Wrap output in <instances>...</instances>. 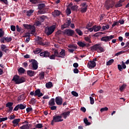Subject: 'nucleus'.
I'll return each mask as SVG.
<instances>
[{
	"label": "nucleus",
	"mask_w": 129,
	"mask_h": 129,
	"mask_svg": "<svg viewBox=\"0 0 129 129\" xmlns=\"http://www.w3.org/2000/svg\"><path fill=\"white\" fill-rule=\"evenodd\" d=\"M12 81H14L16 84H21V83H23V82H26V78L24 77H20V76L15 75L14 76Z\"/></svg>",
	"instance_id": "nucleus-1"
},
{
	"label": "nucleus",
	"mask_w": 129,
	"mask_h": 129,
	"mask_svg": "<svg viewBox=\"0 0 129 129\" xmlns=\"http://www.w3.org/2000/svg\"><path fill=\"white\" fill-rule=\"evenodd\" d=\"M34 54H39L41 57L44 58V57H49L50 56V52L48 51H41V49L37 48L34 51Z\"/></svg>",
	"instance_id": "nucleus-2"
},
{
	"label": "nucleus",
	"mask_w": 129,
	"mask_h": 129,
	"mask_svg": "<svg viewBox=\"0 0 129 129\" xmlns=\"http://www.w3.org/2000/svg\"><path fill=\"white\" fill-rule=\"evenodd\" d=\"M56 28V25H52L50 27H46L45 28V33L47 36H49L51 34H53L54 31H55V28Z\"/></svg>",
	"instance_id": "nucleus-3"
},
{
	"label": "nucleus",
	"mask_w": 129,
	"mask_h": 129,
	"mask_svg": "<svg viewBox=\"0 0 129 129\" xmlns=\"http://www.w3.org/2000/svg\"><path fill=\"white\" fill-rule=\"evenodd\" d=\"M64 119L62 118V115H56L53 116V119L51 122V125H54V122H60L63 121Z\"/></svg>",
	"instance_id": "nucleus-4"
},
{
	"label": "nucleus",
	"mask_w": 129,
	"mask_h": 129,
	"mask_svg": "<svg viewBox=\"0 0 129 129\" xmlns=\"http://www.w3.org/2000/svg\"><path fill=\"white\" fill-rule=\"evenodd\" d=\"M92 49L95 51H97L98 53H102L104 52L105 50L103 47H101V44H95L92 46Z\"/></svg>",
	"instance_id": "nucleus-5"
},
{
	"label": "nucleus",
	"mask_w": 129,
	"mask_h": 129,
	"mask_svg": "<svg viewBox=\"0 0 129 129\" xmlns=\"http://www.w3.org/2000/svg\"><path fill=\"white\" fill-rule=\"evenodd\" d=\"M29 69H32L33 70H37L38 69V62L35 59L31 60V64L29 66Z\"/></svg>",
	"instance_id": "nucleus-6"
},
{
	"label": "nucleus",
	"mask_w": 129,
	"mask_h": 129,
	"mask_svg": "<svg viewBox=\"0 0 129 129\" xmlns=\"http://www.w3.org/2000/svg\"><path fill=\"white\" fill-rule=\"evenodd\" d=\"M23 26L24 28H25V29H27V30H31V35H34V34H35V32H36V28L33 25L31 26V25L29 24H24Z\"/></svg>",
	"instance_id": "nucleus-7"
},
{
	"label": "nucleus",
	"mask_w": 129,
	"mask_h": 129,
	"mask_svg": "<svg viewBox=\"0 0 129 129\" xmlns=\"http://www.w3.org/2000/svg\"><path fill=\"white\" fill-rule=\"evenodd\" d=\"M113 38H114V35L104 36L101 38V40L103 42H109V41L112 40Z\"/></svg>",
	"instance_id": "nucleus-8"
},
{
	"label": "nucleus",
	"mask_w": 129,
	"mask_h": 129,
	"mask_svg": "<svg viewBox=\"0 0 129 129\" xmlns=\"http://www.w3.org/2000/svg\"><path fill=\"white\" fill-rule=\"evenodd\" d=\"M63 34L67 35V36L72 37L74 35V31L71 29H66L64 31Z\"/></svg>",
	"instance_id": "nucleus-9"
},
{
	"label": "nucleus",
	"mask_w": 129,
	"mask_h": 129,
	"mask_svg": "<svg viewBox=\"0 0 129 129\" xmlns=\"http://www.w3.org/2000/svg\"><path fill=\"white\" fill-rule=\"evenodd\" d=\"M81 7V13H85L86 12V11H87V5H86V3H82L80 5Z\"/></svg>",
	"instance_id": "nucleus-10"
},
{
	"label": "nucleus",
	"mask_w": 129,
	"mask_h": 129,
	"mask_svg": "<svg viewBox=\"0 0 129 129\" xmlns=\"http://www.w3.org/2000/svg\"><path fill=\"white\" fill-rule=\"evenodd\" d=\"M87 66L90 69H92L96 66V63L94 61H90L88 62Z\"/></svg>",
	"instance_id": "nucleus-11"
},
{
	"label": "nucleus",
	"mask_w": 129,
	"mask_h": 129,
	"mask_svg": "<svg viewBox=\"0 0 129 129\" xmlns=\"http://www.w3.org/2000/svg\"><path fill=\"white\" fill-rule=\"evenodd\" d=\"M55 103L57 105H61L63 103V100L61 97H56L55 98Z\"/></svg>",
	"instance_id": "nucleus-12"
},
{
	"label": "nucleus",
	"mask_w": 129,
	"mask_h": 129,
	"mask_svg": "<svg viewBox=\"0 0 129 129\" xmlns=\"http://www.w3.org/2000/svg\"><path fill=\"white\" fill-rule=\"evenodd\" d=\"M120 64H118V69L119 70V71H122L123 69H125L126 68V66H125V63L122 61L121 62Z\"/></svg>",
	"instance_id": "nucleus-13"
},
{
	"label": "nucleus",
	"mask_w": 129,
	"mask_h": 129,
	"mask_svg": "<svg viewBox=\"0 0 129 129\" xmlns=\"http://www.w3.org/2000/svg\"><path fill=\"white\" fill-rule=\"evenodd\" d=\"M71 24V21L70 20V19H69L67 20L66 23L61 26V28L65 29L66 28H68L69 26H70Z\"/></svg>",
	"instance_id": "nucleus-14"
},
{
	"label": "nucleus",
	"mask_w": 129,
	"mask_h": 129,
	"mask_svg": "<svg viewBox=\"0 0 129 129\" xmlns=\"http://www.w3.org/2000/svg\"><path fill=\"white\" fill-rule=\"evenodd\" d=\"M21 121V119L18 118V119H15L13 120L12 123L13 124V126H17V125H19V122Z\"/></svg>",
	"instance_id": "nucleus-15"
},
{
	"label": "nucleus",
	"mask_w": 129,
	"mask_h": 129,
	"mask_svg": "<svg viewBox=\"0 0 129 129\" xmlns=\"http://www.w3.org/2000/svg\"><path fill=\"white\" fill-rule=\"evenodd\" d=\"M34 96H38V97H41L43 96V94L41 93L40 89H37L35 91L34 93Z\"/></svg>",
	"instance_id": "nucleus-16"
},
{
	"label": "nucleus",
	"mask_w": 129,
	"mask_h": 129,
	"mask_svg": "<svg viewBox=\"0 0 129 129\" xmlns=\"http://www.w3.org/2000/svg\"><path fill=\"white\" fill-rule=\"evenodd\" d=\"M30 37H31L30 33H27L25 34V35H24L25 38L24 39H25V42H26V43H29V42L30 41Z\"/></svg>",
	"instance_id": "nucleus-17"
},
{
	"label": "nucleus",
	"mask_w": 129,
	"mask_h": 129,
	"mask_svg": "<svg viewBox=\"0 0 129 129\" xmlns=\"http://www.w3.org/2000/svg\"><path fill=\"white\" fill-rule=\"evenodd\" d=\"M61 116L63 117V118L66 119L67 118L68 116L70 115V111L64 112L61 114Z\"/></svg>",
	"instance_id": "nucleus-18"
},
{
	"label": "nucleus",
	"mask_w": 129,
	"mask_h": 129,
	"mask_svg": "<svg viewBox=\"0 0 129 129\" xmlns=\"http://www.w3.org/2000/svg\"><path fill=\"white\" fill-rule=\"evenodd\" d=\"M60 14H61V12L58 10H54V11L52 13V15L54 18L58 17V16H60Z\"/></svg>",
	"instance_id": "nucleus-19"
},
{
	"label": "nucleus",
	"mask_w": 129,
	"mask_h": 129,
	"mask_svg": "<svg viewBox=\"0 0 129 129\" xmlns=\"http://www.w3.org/2000/svg\"><path fill=\"white\" fill-rule=\"evenodd\" d=\"M1 49L5 53L9 52V49L7 47V46L4 44L1 45Z\"/></svg>",
	"instance_id": "nucleus-20"
},
{
	"label": "nucleus",
	"mask_w": 129,
	"mask_h": 129,
	"mask_svg": "<svg viewBox=\"0 0 129 129\" xmlns=\"http://www.w3.org/2000/svg\"><path fill=\"white\" fill-rule=\"evenodd\" d=\"M13 104H14V103L13 102H9L6 104L7 107H8V108H9V110L11 111L13 110Z\"/></svg>",
	"instance_id": "nucleus-21"
},
{
	"label": "nucleus",
	"mask_w": 129,
	"mask_h": 129,
	"mask_svg": "<svg viewBox=\"0 0 129 129\" xmlns=\"http://www.w3.org/2000/svg\"><path fill=\"white\" fill-rule=\"evenodd\" d=\"M77 44L78 45V46H79V47H81L82 48H84V47L86 46V43L82 41H78L77 42Z\"/></svg>",
	"instance_id": "nucleus-22"
},
{
	"label": "nucleus",
	"mask_w": 129,
	"mask_h": 129,
	"mask_svg": "<svg viewBox=\"0 0 129 129\" xmlns=\"http://www.w3.org/2000/svg\"><path fill=\"white\" fill-rule=\"evenodd\" d=\"M59 55L61 56V58H63V57H65L66 55V51L64 49H61L60 52H59Z\"/></svg>",
	"instance_id": "nucleus-23"
},
{
	"label": "nucleus",
	"mask_w": 129,
	"mask_h": 129,
	"mask_svg": "<svg viewBox=\"0 0 129 129\" xmlns=\"http://www.w3.org/2000/svg\"><path fill=\"white\" fill-rule=\"evenodd\" d=\"M48 105L50 106H53V105H55V99L54 98L51 99L49 101Z\"/></svg>",
	"instance_id": "nucleus-24"
},
{
	"label": "nucleus",
	"mask_w": 129,
	"mask_h": 129,
	"mask_svg": "<svg viewBox=\"0 0 129 129\" xmlns=\"http://www.w3.org/2000/svg\"><path fill=\"white\" fill-rule=\"evenodd\" d=\"M20 129H30V125L29 123L26 124H24L22 126L20 127Z\"/></svg>",
	"instance_id": "nucleus-25"
},
{
	"label": "nucleus",
	"mask_w": 129,
	"mask_h": 129,
	"mask_svg": "<svg viewBox=\"0 0 129 129\" xmlns=\"http://www.w3.org/2000/svg\"><path fill=\"white\" fill-rule=\"evenodd\" d=\"M94 32H98V31H100V29H101V26L96 25L94 26Z\"/></svg>",
	"instance_id": "nucleus-26"
},
{
	"label": "nucleus",
	"mask_w": 129,
	"mask_h": 129,
	"mask_svg": "<svg viewBox=\"0 0 129 129\" xmlns=\"http://www.w3.org/2000/svg\"><path fill=\"white\" fill-rule=\"evenodd\" d=\"M27 74L29 75V76H30L31 77L34 76L35 74V72L32 71V70H29L27 71Z\"/></svg>",
	"instance_id": "nucleus-27"
},
{
	"label": "nucleus",
	"mask_w": 129,
	"mask_h": 129,
	"mask_svg": "<svg viewBox=\"0 0 129 129\" xmlns=\"http://www.w3.org/2000/svg\"><path fill=\"white\" fill-rule=\"evenodd\" d=\"M53 55H55L56 57H58V58H61V56L59 54V52L58 50L55 49L53 50Z\"/></svg>",
	"instance_id": "nucleus-28"
},
{
	"label": "nucleus",
	"mask_w": 129,
	"mask_h": 129,
	"mask_svg": "<svg viewBox=\"0 0 129 129\" xmlns=\"http://www.w3.org/2000/svg\"><path fill=\"white\" fill-rule=\"evenodd\" d=\"M37 42L38 44H40V45H44V43L43 42V39L41 38L40 37H37Z\"/></svg>",
	"instance_id": "nucleus-29"
},
{
	"label": "nucleus",
	"mask_w": 129,
	"mask_h": 129,
	"mask_svg": "<svg viewBox=\"0 0 129 129\" xmlns=\"http://www.w3.org/2000/svg\"><path fill=\"white\" fill-rule=\"evenodd\" d=\"M34 10H28L27 12V16H28V17L32 16V15L33 13H34Z\"/></svg>",
	"instance_id": "nucleus-30"
},
{
	"label": "nucleus",
	"mask_w": 129,
	"mask_h": 129,
	"mask_svg": "<svg viewBox=\"0 0 129 129\" xmlns=\"http://www.w3.org/2000/svg\"><path fill=\"white\" fill-rule=\"evenodd\" d=\"M45 86L47 88H51V87H53V84H52V82H49L46 84Z\"/></svg>",
	"instance_id": "nucleus-31"
},
{
	"label": "nucleus",
	"mask_w": 129,
	"mask_h": 129,
	"mask_svg": "<svg viewBox=\"0 0 129 129\" xmlns=\"http://www.w3.org/2000/svg\"><path fill=\"white\" fill-rule=\"evenodd\" d=\"M102 29L103 31H106V30H108V29H109V25L107 24L105 26H103Z\"/></svg>",
	"instance_id": "nucleus-32"
},
{
	"label": "nucleus",
	"mask_w": 129,
	"mask_h": 129,
	"mask_svg": "<svg viewBox=\"0 0 129 129\" xmlns=\"http://www.w3.org/2000/svg\"><path fill=\"white\" fill-rule=\"evenodd\" d=\"M76 32L78 34L79 36H82V35H83V33H82V31L79 29H76Z\"/></svg>",
	"instance_id": "nucleus-33"
},
{
	"label": "nucleus",
	"mask_w": 129,
	"mask_h": 129,
	"mask_svg": "<svg viewBox=\"0 0 129 129\" xmlns=\"http://www.w3.org/2000/svg\"><path fill=\"white\" fill-rule=\"evenodd\" d=\"M44 77H45V73L44 72H41L39 74V78L40 79H44Z\"/></svg>",
	"instance_id": "nucleus-34"
},
{
	"label": "nucleus",
	"mask_w": 129,
	"mask_h": 129,
	"mask_svg": "<svg viewBox=\"0 0 129 129\" xmlns=\"http://www.w3.org/2000/svg\"><path fill=\"white\" fill-rule=\"evenodd\" d=\"M84 122L85 123V124H86V125H90V124H91V123L88 121L87 118H85L84 119Z\"/></svg>",
	"instance_id": "nucleus-35"
},
{
	"label": "nucleus",
	"mask_w": 129,
	"mask_h": 129,
	"mask_svg": "<svg viewBox=\"0 0 129 129\" xmlns=\"http://www.w3.org/2000/svg\"><path fill=\"white\" fill-rule=\"evenodd\" d=\"M37 20H38V21H40L41 23H43V22H44V21L45 20V16H42L40 17H38Z\"/></svg>",
	"instance_id": "nucleus-36"
},
{
	"label": "nucleus",
	"mask_w": 129,
	"mask_h": 129,
	"mask_svg": "<svg viewBox=\"0 0 129 129\" xmlns=\"http://www.w3.org/2000/svg\"><path fill=\"white\" fill-rule=\"evenodd\" d=\"M18 106L19 107V109H25L26 108V105H23V104H18Z\"/></svg>",
	"instance_id": "nucleus-37"
},
{
	"label": "nucleus",
	"mask_w": 129,
	"mask_h": 129,
	"mask_svg": "<svg viewBox=\"0 0 129 129\" xmlns=\"http://www.w3.org/2000/svg\"><path fill=\"white\" fill-rule=\"evenodd\" d=\"M125 87H126V85L125 84H123L122 86H120L119 90L121 91V92L123 91V89H124Z\"/></svg>",
	"instance_id": "nucleus-38"
},
{
	"label": "nucleus",
	"mask_w": 129,
	"mask_h": 129,
	"mask_svg": "<svg viewBox=\"0 0 129 129\" xmlns=\"http://www.w3.org/2000/svg\"><path fill=\"white\" fill-rule=\"evenodd\" d=\"M113 62H114V60L113 59H110L106 62V65L107 66H109L110 65H111V64H112Z\"/></svg>",
	"instance_id": "nucleus-39"
},
{
	"label": "nucleus",
	"mask_w": 129,
	"mask_h": 129,
	"mask_svg": "<svg viewBox=\"0 0 129 129\" xmlns=\"http://www.w3.org/2000/svg\"><path fill=\"white\" fill-rule=\"evenodd\" d=\"M36 128H42L43 127V124L42 123H38L35 125Z\"/></svg>",
	"instance_id": "nucleus-40"
},
{
	"label": "nucleus",
	"mask_w": 129,
	"mask_h": 129,
	"mask_svg": "<svg viewBox=\"0 0 129 129\" xmlns=\"http://www.w3.org/2000/svg\"><path fill=\"white\" fill-rule=\"evenodd\" d=\"M45 8V4H42L38 5L39 10H43Z\"/></svg>",
	"instance_id": "nucleus-41"
},
{
	"label": "nucleus",
	"mask_w": 129,
	"mask_h": 129,
	"mask_svg": "<svg viewBox=\"0 0 129 129\" xmlns=\"http://www.w3.org/2000/svg\"><path fill=\"white\" fill-rule=\"evenodd\" d=\"M108 110V108L107 107H105L104 108H102L100 109L101 112H103V111H107Z\"/></svg>",
	"instance_id": "nucleus-42"
},
{
	"label": "nucleus",
	"mask_w": 129,
	"mask_h": 129,
	"mask_svg": "<svg viewBox=\"0 0 129 129\" xmlns=\"http://www.w3.org/2000/svg\"><path fill=\"white\" fill-rule=\"evenodd\" d=\"M71 10L72 11H77V10H78V6H73L71 7Z\"/></svg>",
	"instance_id": "nucleus-43"
},
{
	"label": "nucleus",
	"mask_w": 129,
	"mask_h": 129,
	"mask_svg": "<svg viewBox=\"0 0 129 129\" xmlns=\"http://www.w3.org/2000/svg\"><path fill=\"white\" fill-rule=\"evenodd\" d=\"M84 39L88 43H91V40L90 39V37H85Z\"/></svg>",
	"instance_id": "nucleus-44"
},
{
	"label": "nucleus",
	"mask_w": 129,
	"mask_h": 129,
	"mask_svg": "<svg viewBox=\"0 0 129 129\" xmlns=\"http://www.w3.org/2000/svg\"><path fill=\"white\" fill-rule=\"evenodd\" d=\"M25 71H26L23 68H20L18 70V72H19V73H25Z\"/></svg>",
	"instance_id": "nucleus-45"
},
{
	"label": "nucleus",
	"mask_w": 129,
	"mask_h": 129,
	"mask_svg": "<svg viewBox=\"0 0 129 129\" xmlns=\"http://www.w3.org/2000/svg\"><path fill=\"white\" fill-rule=\"evenodd\" d=\"M121 6H122V4H121V1H120L118 3H117L116 5H115V7L116 8H120V7H121Z\"/></svg>",
	"instance_id": "nucleus-46"
},
{
	"label": "nucleus",
	"mask_w": 129,
	"mask_h": 129,
	"mask_svg": "<svg viewBox=\"0 0 129 129\" xmlns=\"http://www.w3.org/2000/svg\"><path fill=\"white\" fill-rule=\"evenodd\" d=\"M41 24H42V23L39 21V20H37L35 22V26H41Z\"/></svg>",
	"instance_id": "nucleus-47"
},
{
	"label": "nucleus",
	"mask_w": 129,
	"mask_h": 129,
	"mask_svg": "<svg viewBox=\"0 0 129 129\" xmlns=\"http://www.w3.org/2000/svg\"><path fill=\"white\" fill-rule=\"evenodd\" d=\"M68 47L71 49H77V47H76V46L74 45H69Z\"/></svg>",
	"instance_id": "nucleus-48"
},
{
	"label": "nucleus",
	"mask_w": 129,
	"mask_h": 129,
	"mask_svg": "<svg viewBox=\"0 0 129 129\" xmlns=\"http://www.w3.org/2000/svg\"><path fill=\"white\" fill-rule=\"evenodd\" d=\"M67 15L68 16V15H70L71 14V10L70 8H67L66 10Z\"/></svg>",
	"instance_id": "nucleus-49"
},
{
	"label": "nucleus",
	"mask_w": 129,
	"mask_h": 129,
	"mask_svg": "<svg viewBox=\"0 0 129 129\" xmlns=\"http://www.w3.org/2000/svg\"><path fill=\"white\" fill-rule=\"evenodd\" d=\"M49 59H51V60L55 59V58L56 57L55 55L54 54H52L51 56L49 55Z\"/></svg>",
	"instance_id": "nucleus-50"
},
{
	"label": "nucleus",
	"mask_w": 129,
	"mask_h": 129,
	"mask_svg": "<svg viewBox=\"0 0 129 129\" xmlns=\"http://www.w3.org/2000/svg\"><path fill=\"white\" fill-rule=\"evenodd\" d=\"M6 42H11L12 41V37H6L5 38Z\"/></svg>",
	"instance_id": "nucleus-51"
},
{
	"label": "nucleus",
	"mask_w": 129,
	"mask_h": 129,
	"mask_svg": "<svg viewBox=\"0 0 129 129\" xmlns=\"http://www.w3.org/2000/svg\"><path fill=\"white\" fill-rule=\"evenodd\" d=\"M72 94L74 96H76V97H77V96H78V93H77V92H76L75 91L72 92Z\"/></svg>",
	"instance_id": "nucleus-52"
},
{
	"label": "nucleus",
	"mask_w": 129,
	"mask_h": 129,
	"mask_svg": "<svg viewBox=\"0 0 129 129\" xmlns=\"http://www.w3.org/2000/svg\"><path fill=\"white\" fill-rule=\"evenodd\" d=\"M90 100L91 104H94V99L92 97H90Z\"/></svg>",
	"instance_id": "nucleus-53"
},
{
	"label": "nucleus",
	"mask_w": 129,
	"mask_h": 129,
	"mask_svg": "<svg viewBox=\"0 0 129 129\" xmlns=\"http://www.w3.org/2000/svg\"><path fill=\"white\" fill-rule=\"evenodd\" d=\"M4 35V31H3V29H0V38H2Z\"/></svg>",
	"instance_id": "nucleus-54"
},
{
	"label": "nucleus",
	"mask_w": 129,
	"mask_h": 129,
	"mask_svg": "<svg viewBox=\"0 0 129 129\" xmlns=\"http://www.w3.org/2000/svg\"><path fill=\"white\" fill-rule=\"evenodd\" d=\"M11 30L13 31V32H15V31H16V26L12 25L11 26Z\"/></svg>",
	"instance_id": "nucleus-55"
},
{
	"label": "nucleus",
	"mask_w": 129,
	"mask_h": 129,
	"mask_svg": "<svg viewBox=\"0 0 129 129\" xmlns=\"http://www.w3.org/2000/svg\"><path fill=\"white\" fill-rule=\"evenodd\" d=\"M51 110H56L57 109V106H52L50 107Z\"/></svg>",
	"instance_id": "nucleus-56"
},
{
	"label": "nucleus",
	"mask_w": 129,
	"mask_h": 129,
	"mask_svg": "<svg viewBox=\"0 0 129 129\" xmlns=\"http://www.w3.org/2000/svg\"><path fill=\"white\" fill-rule=\"evenodd\" d=\"M23 98H24V95H22L18 97V101L20 100H23Z\"/></svg>",
	"instance_id": "nucleus-57"
},
{
	"label": "nucleus",
	"mask_w": 129,
	"mask_h": 129,
	"mask_svg": "<svg viewBox=\"0 0 129 129\" xmlns=\"http://www.w3.org/2000/svg\"><path fill=\"white\" fill-rule=\"evenodd\" d=\"M15 117H16L15 115H11L9 117H8V118H9V119H14Z\"/></svg>",
	"instance_id": "nucleus-58"
},
{
	"label": "nucleus",
	"mask_w": 129,
	"mask_h": 129,
	"mask_svg": "<svg viewBox=\"0 0 129 129\" xmlns=\"http://www.w3.org/2000/svg\"><path fill=\"white\" fill-rule=\"evenodd\" d=\"M123 53H124V51H120V52H117L115 54V56H118L119 55H121V54H123Z\"/></svg>",
	"instance_id": "nucleus-59"
},
{
	"label": "nucleus",
	"mask_w": 129,
	"mask_h": 129,
	"mask_svg": "<svg viewBox=\"0 0 129 129\" xmlns=\"http://www.w3.org/2000/svg\"><path fill=\"white\" fill-rule=\"evenodd\" d=\"M33 110V108L31 107H29L26 109L27 112H30V111H32Z\"/></svg>",
	"instance_id": "nucleus-60"
},
{
	"label": "nucleus",
	"mask_w": 129,
	"mask_h": 129,
	"mask_svg": "<svg viewBox=\"0 0 129 129\" xmlns=\"http://www.w3.org/2000/svg\"><path fill=\"white\" fill-rule=\"evenodd\" d=\"M19 109H20V108L19 107V105H17L15 108L14 109V110L15 111H18V110H19Z\"/></svg>",
	"instance_id": "nucleus-61"
},
{
	"label": "nucleus",
	"mask_w": 129,
	"mask_h": 129,
	"mask_svg": "<svg viewBox=\"0 0 129 129\" xmlns=\"http://www.w3.org/2000/svg\"><path fill=\"white\" fill-rule=\"evenodd\" d=\"M30 3H32V4H37L38 3V1L37 0H30Z\"/></svg>",
	"instance_id": "nucleus-62"
},
{
	"label": "nucleus",
	"mask_w": 129,
	"mask_h": 129,
	"mask_svg": "<svg viewBox=\"0 0 129 129\" xmlns=\"http://www.w3.org/2000/svg\"><path fill=\"white\" fill-rule=\"evenodd\" d=\"M8 119V117H5V118H1L0 119V121H5V120H7Z\"/></svg>",
	"instance_id": "nucleus-63"
},
{
	"label": "nucleus",
	"mask_w": 129,
	"mask_h": 129,
	"mask_svg": "<svg viewBox=\"0 0 129 129\" xmlns=\"http://www.w3.org/2000/svg\"><path fill=\"white\" fill-rule=\"evenodd\" d=\"M117 25H118V22H114L112 25V27L113 28V27H115V26H117Z\"/></svg>",
	"instance_id": "nucleus-64"
}]
</instances>
